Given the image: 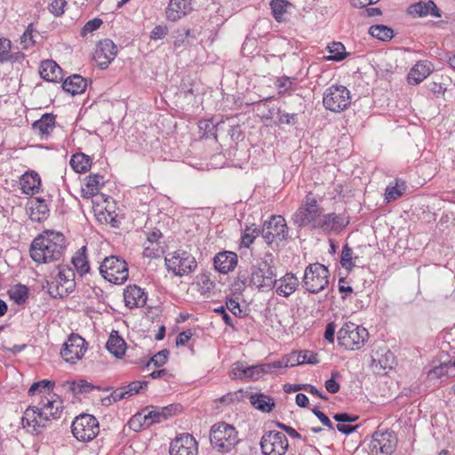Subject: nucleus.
<instances>
[{
  "instance_id": "1",
  "label": "nucleus",
  "mask_w": 455,
  "mask_h": 455,
  "mask_svg": "<svg viewBox=\"0 0 455 455\" xmlns=\"http://www.w3.org/2000/svg\"><path fill=\"white\" fill-rule=\"evenodd\" d=\"M66 249L63 234L52 230H44L31 243L29 254L38 264H47L60 260Z\"/></svg>"
},
{
  "instance_id": "2",
  "label": "nucleus",
  "mask_w": 455,
  "mask_h": 455,
  "mask_svg": "<svg viewBox=\"0 0 455 455\" xmlns=\"http://www.w3.org/2000/svg\"><path fill=\"white\" fill-rule=\"evenodd\" d=\"M63 411L62 402L42 399L39 406H29L21 418L23 428L28 433L39 435L50 426L52 419L61 417Z\"/></svg>"
},
{
  "instance_id": "3",
  "label": "nucleus",
  "mask_w": 455,
  "mask_h": 455,
  "mask_svg": "<svg viewBox=\"0 0 455 455\" xmlns=\"http://www.w3.org/2000/svg\"><path fill=\"white\" fill-rule=\"evenodd\" d=\"M63 411L62 402L42 399L39 406H29L21 418L23 428L28 433L39 435L50 426L52 419L61 417Z\"/></svg>"
},
{
  "instance_id": "4",
  "label": "nucleus",
  "mask_w": 455,
  "mask_h": 455,
  "mask_svg": "<svg viewBox=\"0 0 455 455\" xmlns=\"http://www.w3.org/2000/svg\"><path fill=\"white\" fill-rule=\"evenodd\" d=\"M238 432L226 422H218L212 426L210 442L219 452H229L239 443Z\"/></svg>"
},
{
  "instance_id": "5",
  "label": "nucleus",
  "mask_w": 455,
  "mask_h": 455,
  "mask_svg": "<svg viewBox=\"0 0 455 455\" xmlns=\"http://www.w3.org/2000/svg\"><path fill=\"white\" fill-rule=\"evenodd\" d=\"M322 212V207L319 205L313 193L310 192L307 193L301 205L292 215V221L299 228L311 226L312 228H317L315 224L318 223Z\"/></svg>"
},
{
  "instance_id": "6",
  "label": "nucleus",
  "mask_w": 455,
  "mask_h": 455,
  "mask_svg": "<svg viewBox=\"0 0 455 455\" xmlns=\"http://www.w3.org/2000/svg\"><path fill=\"white\" fill-rule=\"evenodd\" d=\"M330 272L321 263L309 264L304 273L302 286L310 293H318L329 284Z\"/></svg>"
},
{
  "instance_id": "7",
  "label": "nucleus",
  "mask_w": 455,
  "mask_h": 455,
  "mask_svg": "<svg viewBox=\"0 0 455 455\" xmlns=\"http://www.w3.org/2000/svg\"><path fill=\"white\" fill-rule=\"evenodd\" d=\"M99 269L104 279L115 284L124 283L129 276L126 261L117 256L105 258Z\"/></svg>"
},
{
  "instance_id": "8",
  "label": "nucleus",
  "mask_w": 455,
  "mask_h": 455,
  "mask_svg": "<svg viewBox=\"0 0 455 455\" xmlns=\"http://www.w3.org/2000/svg\"><path fill=\"white\" fill-rule=\"evenodd\" d=\"M273 260L265 258L257 266L251 267L249 286L259 290H270L276 283V275L274 270Z\"/></svg>"
},
{
  "instance_id": "9",
  "label": "nucleus",
  "mask_w": 455,
  "mask_h": 455,
  "mask_svg": "<svg viewBox=\"0 0 455 455\" xmlns=\"http://www.w3.org/2000/svg\"><path fill=\"white\" fill-rule=\"evenodd\" d=\"M368 331L353 323H346L338 331L339 345L346 349L355 350L364 345Z\"/></svg>"
},
{
  "instance_id": "10",
  "label": "nucleus",
  "mask_w": 455,
  "mask_h": 455,
  "mask_svg": "<svg viewBox=\"0 0 455 455\" xmlns=\"http://www.w3.org/2000/svg\"><path fill=\"white\" fill-rule=\"evenodd\" d=\"M165 266L175 275L183 276L196 270L197 262L196 258L188 251L177 250L164 259Z\"/></svg>"
},
{
  "instance_id": "11",
  "label": "nucleus",
  "mask_w": 455,
  "mask_h": 455,
  "mask_svg": "<svg viewBox=\"0 0 455 455\" xmlns=\"http://www.w3.org/2000/svg\"><path fill=\"white\" fill-rule=\"evenodd\" d=\"M350 103V92L346 86L331 85L323 92V104L330 111L341 112L347 109Z\"/></svg>"
},
{
  "instance_id": "12",
  "label": "nucleus",
  "mask_w": 455,
  "mask_h": 455,
  "mask_svg": "<svg viewBox=\"0 0 455 455\" xmlns=\"http://www.w3.org/2000/svg\"><path fill=\"white\" fill-rule=\"evenodd\" d=\"M397 436L394 431L377 430L368 443L370 455H391L397 446Z\"/></svg>"
},
{
  "instance_id": "13",
  "label": "nucleus",
  "mask_w": 455,
  "mask_h": 455,
  "mask_svg": "<svg viewBox=\"0 0 455 455\" xmlns=\"http://www.w3.org/2000/svg\"><path fill=\"white\" fill-rule=\"evenodd\" d=\"M73 435L80 442H88L95 438L100 432L98 419L91 414H80L71 426Z\"/></svg>"
},
{
  "instance_id": "14",
  "label": "nucleus",
  "mask_w": 455,
  "mask_h": 455,
  "mask_svg": "<svg viewBox=\"0 0 455 455\" xmlns=\"http://www.w3.org/2000/svg\"><path fill=\"white\" fill-rule=\"evenodd\" d=\"M261 235L267 243H279L287 240L289 228L285 220L280 215H274L269 220L264 222Z\"/></svg>"
},
{
  "instance_id": "15",
  "label": "nucleus",
  "mask_w": 455,
  "mask_h": 455,
  "mask_svg": "<svg viewBox=\"0 0 455 455\" xmlns=\"http://www.w3.org/2000/svg\"><path fill=\"white\" fill-rule=\"evenodd\" d=\"M289 442L283 433L268 431L260 439V448L264 455H284Z\"/></svg>"
},
{
  "instance_id": "16",
  "label": "nucleus",
  "mask_w": 455,
  "mask_h": 455,
  "mask_svg": "<svg viewBox=\"0 0 455 455\" xmlns=\"http://www.w3.org/2000/svg\"><path fill=\"white\" fill-rule=\"evenodd\" d=\"M87 350V342L80 335L72 333L60 350L61 357L69 363H76L82 359Z\"/></svg>"
},
{
  "instance_id": "17",
  "label": "nucleus",
  "mask_w": 455,
  "mask_h": 455,
  "mask_svg": "<svg viewBox=\"0 0 455 455\" xmlns=\"http://www.w3.org/2000/svg\"><path fill=\"white\" fill-rule=\"evenodd\" d=\"M349 222V217L346 216L344 213L337 214L331 212L322 215L318 223L315 224V227L327 234H338L343 231L348 226Z\"/></svg>"
},
{
  "instance_id": "18",
  "label": "nucleus",
  "mask_w": 455,
  "mask_h": 455,
  "mask_svg": "<svg viewBox=\"0 0 455 455\" xmlns=\"http://www.w3.org/2000/svg\"><path fill=\"white\" fill-rule=\"evenodd\" d=\"M169 452L170 455H197L198 444L193 435L183 433L171 442Z\"/></svg>"
},
{
  "instance_id": "19",
  "label": "nucleus",
  "mask_w": 455,
  "mask_h": 455,
  "mask_svg": "<svg viewBox=\"0 0 455 455\" xmlns=\"http://www.w3.org/2000/svg\"><path fill=\"white\" fill-rule=\"evenodd\" d=\"M116 54V45L114 44L112 40L106 38L104 40L100 41L97 44V47L93 54V59L101 69H105L115 59Z\"/></svg>"
},
{
  "instance_id": "20",
  "label": "nucleus",
  "mask_w": 455,
  "mask_h": 455,
  "mask_svg": "<svg viewBox=\"0 0 455 455\" xmlns=\"http://www.w3.org/2000/svg\"><path fill=\"white\" fill-rule=\"evenodd\" d=\"M160 410L161 407L159 406L146 407L131 419L132 426L139 423V427H149L155 423L164 421L165 417Z\"/></svg>"
},
{
  "instance_id": "21",
  "label": "nucleus",
  "mask_w": 455,
  "mask_h": 455,
  "mask_svg": "<svg viewBox=\"0 0 455 455\" xmlns=\"http://www.w3.org/2000/svg\"><path fill=\"white\" fill-rule=\"evenodd\" d=\"M192 0H170L165 9L167 20L175 22L187 16L192 10Z\"/></svg>"
},
{
  "instance_id": "22",
  "label": "nucleus",
  "mask_w": 455,
  "mask_h": 455,
  "mask_svg": "<svg viewBox=\"0 0 455 455\" xmlns=\"http://www.w3.org/2000/svg\"><path fill=\"white\" fill-rule=\"evenodd\" d=\"M236 253L229 251L219 252L213 259L215 268L221 274L233 271L237 266Z\"/></svg>"
},
{
  "instance_id": "23",
  "label": "nucleus",
  "mask_w": 455,
  "mask_h": 455,
  "mask_svg": "<svg viewBox=\"0 0 455 455\" xmlns=\"http://www.w3.org/2000/svg\"><path fill=\"white\" fill-rule=\"evenodd\" d=\"M124 298L129 308L143 307L147 302V294L137 285H129L124 290Z\"/></svg>"
},
{
  "instance_id": "24",
  "label": "nucleus",
  "mask_w": 455,
  "mask_h": 455,
  "mask_svg": "<svg viewBox=\"0 0 455 455\" xmlns=\"http://www.w3.org/2000/svg\"><path fill=\"white\" fill-rule=\"evenodd\" d=\"M433 71V65L430 61L420 60L410 70L407 80L411 85H416L427 78Z\"/></svg>"
},
{
  "instance_id": "25",
  "label": "nucleus",
  "mask_w": 455,
  "mask_h": 455,
  "mask_svg": "<svg viewBox=\"0 0 455 455\" xmlns=\"http://www.w3.org/2000/svg\"><path fill=\"white\" fill-rule=\"evenodd\" d=\"M39 72L41 77L48 82L59 83L63 79L62 69L52 60L43 61Z\"/></svg>"
},
{
  "instance_id": "26",
  "label": "nucleus",
  "mask_w": 455,
  "mask_h": 455,
  "mask_svg": "<svg viewBox=\"0 0 455 455\" xmlns=\"http://www.w3.org/2000/svg\"><path fill=\"white\" fill-rule=\"evenodd\" d=\"M21 190L24 194L34 195L39 192L41 179L36 172H27L20 180Z\"/></svg>"
},
{
  "instance_id": "27",
  "label": "nucleus",
  "mask_w": 455,
  "mask_h": 455,
  "mask_svg": "<svg viewBox=\"0 0 455 455\" xmlns=\"http://www.w3.org/2000/svg\"><path fill=\"white\" fill-rule=\"evenodd\" d=\"M32 128L42 138H47L55 128V116L49 113L44 114L39 120L33 123Z\"/></svg>"
},
{
  "instance_id": "28",
  "label": "nucleus",
  "mask_w": 455,
  "mask_h": 455,
  "mask_svg": "<svg viewBox=\"0 0 455 455\" xmlns=\"http://www.w3.org/2000/svg\"><path fill=\"white\" fill-rule=\"evenodd\" d=\"M30 219L33 221H43L49 216V208L44 199L35 197L29 202Z\"/></svg>"
},
{
  "instance_id": "29",
  "label": "nucleus",
  "mask_w": 455,
  "mask_h": 455,
  "mask_svg": "<svg viewBox=\"0 0 455 455\" xmlns=\"http://www.w3.org/2000/svg\"><path fill=\"white\" fill-rule=\"evenodd\" d=\"M87 87V81L80 75L68 76L62 84L65 92L71 95L83 93Z\"/></svg>"
},
{
  "instance_id": "30",
  "label": "nucleus",
  "mask_w": 455,
  "mask_h": 455,
  "mask_svg": "<svg viewBox=\"0 0 455 455\" xmlns=\"http://www.w3.org/2000/svg\"><path fill=\"white\" fill-rule=\"evenodd\" d=\"M279 282L280 285L276 288V293L283 297L292 294L299 284V279L291 273L283 275Z\"/></svg>"
},
{
  "instance_id": "31",
  "label": "nucleus",
  "mask_w": 455,
  "mask_h": 455,
  "mask_svg": "<svg viewBox=\"0 0 455 455\" xmlns=\"http://www.w3.org/2000/svg\"><path fill=\"white\" fill-rule=\"evenodd\" d=\"M57 283L60 284V287L63 285V290L66 291V295L68 296L73 291L76 287V282H75V273L74 271L69 267H64L62 269H60L57 276L54 278Z\"/></svg>"
},
{
  "instance_id": "32",
  "label": "nucleus",
  "mask_w": 455,
  "mask_h": 455,
  "mask_svg": "<svg viewBox=\"0 0 455 455\" xmlns=\"http://www.w3.org/2000/svg\"><path fill=\"white\" fill-rule=\"evenodd\" d=\"M104 177L100 174H90L85 178L86 188L82 189L83 196L90 198L99 193L104 185Z\"/></svg>"
},
{
  "instance_id": "33",
  "label": "nucleus",
  "mask_w": 455,
  "mask_h": 455,
  "mask_svg": "<svg viewBox=\"0 0 455 455\" xmlns=\"http://www.w3.org/2000/svg\"><path fill=\"white\" fill-rule=\"evenodd\" d=\"M106 347L116 358H121L125 353L126 343L117 335V331H113L106 343Z\"/></svg>"
},
{
  "instance_id": "34",
  "label": "nucleus",
  "mask_w": 455,
  "mask_h": 455,
  "mask_svg": "<svg viewBox=\"0 0 455 455\" xmlns=\"http://www.w3.org/2000/svg\"><path fill=\"white\" fill-rule=\"evenodd\" d=\"M91 164V158L84 153H76L71 156L70 166L77 173L86 172Z\"/></svg>"
},
{
  "instance_id": "35",
  "label": "nucleus",
  "mask_w": 455,
  "mask_h": 455,
  "mask_svg": "<svg viewBox=\"0 0 455 455\" xmlns=\"http://www.w3.org/2000/svg\"><path fill=\"white\" fill-rule=\"evenodd\" d=\"M251 404L263 412H270L275 407L273 398L263 394H256L251 396Z\"/></svg>"
},
{
  "instance_id": "36",
  "label": "nucleus",
  "mask_w": 455,
  "mask_h": 455,
  "mask_svg": "<svg viewBox=\"0 0 455 455\" xmlns=\"http://www.w3.org/2000/svg\"><path fill=\"white\" fill-rule=\"evenodd\" d=\"M452 361L449 360L448 362H444L440 363L437 366L433 367L428 373L430 379H441L443 377L451 378L454 375L451 373V371L453 370Z\"/></svg>"
},
{
  "instance_id": "37",
  "label": "nucleus",
  "mask_w": 455,
  "mask_h": 455,
  "mask_svg": "<svg viewBox=\"0 0 455 455\" xmlns=\"http://www.w3.org/2000/svg\"><path fill=\"white\" fill-rule=\"evenodd\" d=\"M390 183L386 188V199L387 202L396 200L400 197L406 189L405 182L402 180H396L395 185Z\"/></svg>"
},
{
  "instance_id": "38",
  "label": "nucleus",
  "mask_w": 455,
  "mask_h": 455,
  "mask_svg": "<svg viewBox=\"0 0 455 455\" xmlns=\"http://www.w3.org/2000/svg\"><path fill=\"white\" fill-rule=\"evenodd\" d=\"M330 56L325 57L327 60H334L340 61L343 60L347 56V52H346V48L340 42H332L327 47Z\"/></svg>"
},
{
  "instance_id": "39",
  "label": "nucleus",
  "mask_w": 455,
  "mask_h": 455,
  "mask_svg": "<svg viewBox=\"0 0 455 455\" xmlns=\"http://www.w3.org/2000/svg\"><path fill=\"white\" fill-rule=\"evenodd\" d=\"M369 34L381 41L391 40L394 36L393 29L385 25H373L370 27Z\"/></svg>"
},
{
  "instance_id": "40",
  "label": "nucleus",
  "mask_w": 455,
  "mask_h": 455,
  "mask_svg": "<svg viewBox=\"0 0 455 455\" xmlns=\"http://www.w3.org/2000/svg\"><path fill=\"white\" fill-rule=\"evenodd\" d=\"M357 259V256H354L352 248L347 243H345L340 256L341 266L347 270H351L355 266Z\"/></svg>"
},
{
  "instance_id": "41",
  "label": "nucleus",
  "mask_w": 455,
  "mask_h": 455,
  "mask_svg": "<svg viewBox=\"0 0 455 455\" xmlns=\"http://www.w3.org/2000/svg\"><path fill=\"white\" fill-rule=\"evenodd\" d=\"M85 250L86 248L85 246H84L81 249L82 251L77 253L72 259L73 265L81 275L88 273L90 269L89 262L87 261L86 257L84 255Z\"/></svg>"
},
{
  "instance_id": "42",
  "label": "nucleus",
  "mask_w": 455,
  "mask_h": 455,
  "mask_svg": "<svg viewBox=\"0 0 455 455\" xmlns=\"http://www.w3.org/2000/svg\"><path fill=\"white\" fill-rule=\"evenodd\" d=\"M290 4L286 0H272L270 2L272 14L277 21L282 20L283 16L287 11V6Z\"/></svg>"
},
{
  "instance_id": "43",
  "label": "nucleus",
  "mask_w": 455,
  "mask_h": 455,
  "mask_svg": "<svg viewBox=\"0 0 455 455\" xmlns=\"http://www.w3.org/2000/svg\"><path fill=\"white\" fill-rule=\"evenodd\" d=\"M10 297L18 305H22L28 298V289L23 284H18L11 291Z\"/></svg>"
},
{
  "instance_id": "44",
  "label": "nucleus",
  "mask_w": 455,
  "mask_h": 455,
  "mask_svg": "<svg viewBox=\"0 0 455 455\" xmlns=\"http://www.w3.org/2000/svg\"><path fill=\"white\" fill-rule=\"evenodd\" d=\"M69 388L75 394L90 393L92 390L100 389V387L94 386L92 383H90L84 379H81L77 382H76V381L71 382Z\"/></svg>"
},
{
  "instance_id": "45",
  "label": "nucleus",
  "mask_w": 455,
  "mask_h": 455,
  "mask_svg": "<svg viewBox=\"0 0 455 455\" xmlns=\"http://www.w3.org/2000/svg\"><path fill=\"white\" fill-rule=\"evenodd\" d=\"M164 252L161 243L156 242H145L144 243V257L154 259L159 258Z\"/></svg>"
},
{
  "instance_id": "46",
  "label": "nucleus",
  "mask_w": 455,
  "mask_h": 455,
  "mask_svg": "<svg viewBox=\"0 0 455 455\" xmlns=\"http://www.w3.org/2000/svg\"><path fill=\"white\" fill-rule=\"evenodd\" d=\"M198 126L199 129L201 130L200 132L202 134V137H204L206 139H217L216 124H214L212 120L200 121Z\"/></svg>"
},
{
  "instance_id": "47",
  "label": "nucleus",
  "mask_w": 455,
  "mask_h": 455,
  "mask_svg": "<svg viewBox=\"0 0 455 455\" xmlns=\"http://www.w3.org/2000/svg\"><path fill=\"white\" fill-rule=\"evenodd\" d=\"M259 234H261V229L258 228L247 227L242 235L241 243L244 247L248 248Z\"/></svg>"
},
{
  "instance_id": "48",
  "label": "nucleus",
  "mask_w": 455,
  "mask_h": 455,
  "mask_svg": "<svg viewBox=\"0 0 455 455\" xmlns=\"http://www.w3.org/2000/svg\"><path fill=\"white\" fill-rule=\"evenodd\" d=\"M55 383L51 380L44 379L35 382L28 389L29 395H35L36 392L42 393L44 390L51 391L53 389Z\"/></svg>"
},
{
  "instance_id": "49",
  "label": "nucleus",
  "mask_w": 455,
  "mask_h": 455,
  "mask_svg": "<svg viewBox=\"0 0 455 455\" xmlns=\"http://www.w3.org/2000/svg\"><path fill=\"white\" fill-rule=\"evenodd\" d=\"M55 279L52 281H47L46 286H44V288L47 289L48 293L52 298L57 299V298H64L66 297V291H64L63 285L60 287V284L57 283Z\"/></svg>"
},
{
  "instance_id": "50",
  "label": "nucleus",
  "mask_w": 455,
  "mask_h": 455,
  "mask_svg": "<svg viewBox=\"0 0 455 455\" xmlns=\"http://www.w3.org/2000/svg\"><path fill=\"white\" fill-rule=\"evenodd\" d=\"M409 13L413 16L425 17L429 14V7L427 2H418L412 4L409 7Z\"/></svg>"
},
{
  "instance_id": "51",
  "label": "nucleus",
  "mask_w": 455,
  "mask_h": 455,
  "mask_svg": "<svg viewBox=\"0 0 455 455\" xmlns=\"http://www.w3.org/2000/svg\"><path fill=\"white\" fill-rule=\"evenodd\" d=\"M169 354V350L163 349L153 355L150 360L147 362L146 365L148 366L150 363H153L156 367H161L166 363Z\"/></svg>"
},
{
  "instance_id": "52",
  "label": "nucleus",
  "mask_w": 455,
  "mask_h": 455,
  "mask_svg": "<svg viewBox=\"0 0 455 455\" xmlns=\"http://www.w3.org/2000/svg\"><path fill=\"white\" fill-rule=\"evenodd\" d=\"M148 387V381H139L135 380L131 383H129L127 386L124 387L125 395H127V398L130 396L140 393V391Z\"/></svg>"
},
{
  "instance_id": "53",
  "label": "nucleus",
  "mask_w": 455,
  "mask_h": 455,
  "mask_svg": "<svg viewBox=\"0 0 455 455\" xmlns=\"http://www.w3.org/2000/svg\"><path fill=\"white\" fill-rule=\"evenodd\" d=\"M340 378V373L337 371L331 372V379H327L324 383L326 390L331 394H336L339 391L340 386L336 380Z\"/></svg>"
},
{
  "instance_id": "54",
  "label": "nucleus",
  "mask_w": 455,
  "mask_h": 455,
  "mask_svg": "<svg viewBox=\"0 0 455 455\" xmlns=\"http://www.w3.org/2000/svg\"><path fill=\"white\" fill-rule=\"evenodd\" d=\"M66 5H67L66 0H53L49 4L48 10L54 16L59 17L64 13Z\"/></svg>"
},
{
  "instance_id": "55",
  "label": "nucleus",
  "mask_w": 455,
  "mask_h": 455,
  "mask_svg": "<svg viewBox=\"0 0 455 455\" xmlns=\"http://www.w3.org/2000/svg\"><path fill=\"white\" fill-rule=\"evenodd\" d=\"M11 48L12 43L9 39L0 38V63L8 62Z\"/></svg>"
},
{
  "instance_id": "56",
  "label": "nucleus",
  "mask_w": 455,
  "mask_h": 455,
  "mask_svg": "<svg viewBox=\"0 0 455 455\" xmlns=\"http://www.w3.org/2000/svg\"><path fill=\"white\" fill-rule=\"evenodd\" d=\"M293 82L288 76H283L276 80L275 85L278 90L279 94H284L288 91H290L292 87Z\"/></svg>"
},
{
  "instance_id": "57",
  "label": "nucleus",
  "mask_w": 455,
  "mask_h": 455,
  "mask_svg": "<svg viewBox=\"0 0 455 455\" xmlns=\"http://www.w3.org/2000/svg\"><path fill=\"white\" fill-rule=\"evenodd\" d=\"M298 354L299 355L300 364H303V363L316 364L319 362L318 358H317V355L311 351L304 350Z\"/></svg>"
},
{
  "instance_id": "58",
  "label": "nucleus",
  "mask_w": 455,
  "mask_h": 455,
  "mask_svg": "<svg viewBox=\"0 0 455 455\" xmlns=\"http://www.w3.org/2000/svg\"><path fill=\"white\" fill-rule=\"evenodd\" d=\"M191 30L184 28L183 33L174 36L173 45L175 48L185 47L188 44V38L190 36Z\"/></svg>"
},
{
  "instance_id": "59",
  "label": "nucleus",
  "mask_w": 455,
  "mask_h": 455,
  "mask_svg": "<svg viewBox=\"0 0 455 455\" xmlns=\"http://www.w3.org/2000/svg\"><path fill=\"white\" fill-rule=\"evenodd\" d=\"M169 29L166 25H157L150 32V39L160 40L168 35Z\"/></svg>"
},
{
  "instance_id": "60",
  "label": "nucleus",
  "mask_w": 455,
  "mask_h": 455,
  "mask_svg": "<svg viewBox=\"0 0 455 455\" xmlns=\"http://www.w3.org/2000/svg\"><path fill=\"white\" fill-rule=\"evenodd\" d=\"M102 24V20L99 18H94L85 23L81 35L84 36L87 33L97 30Z\"/></svg>"
},
{
  "instance_id": "61",
  "label": "nucleus",
  "mask_w": 455,
  "mask_h": 455,
  "mask_svg": "<svg viewBox=\"0 0 455 455\" xmlns=\"http://www.w3.org/2000/svg\"><path fill=\"white\" fill-rule=\"evenodd\" d=\"M226 307L234 315L238 317L243 316V312L240 307V304L235 299H228L226 301Z\"/></svg>"
},
{
  "instance_id": "62",
  "label": "nucleus",
  "mask_w": 455,
  "mask_h": 455,
  "mask_svg": "<svg viewBox=\"0 0 455 455\" xmlns=\"http://www.w3.org/2000/svg\"><path fill=\"white\" fill-rule=\"evenodd\" d=\"M247 366L243 362H236L232 366V374L234 379H244Z\"/></svg>"
},
{
  "instance_id": "63",
  "label": "nucleus",
  "mask_w": 455,
  "mask_h": 455,
  "mask_svg": "<svg viewBox=\"0 0 455 455\" xmlns=\"http://www.w3.org/2000/svg\"><path fill=\"white\" fill-rule=\"evenodd\" d=\"M279 123L285 124H295L297 122V114H289L278 110Z\"/></svg>"
},
{
  "instance_id": "64",
  "label": "nucleus",
  "mask_w": 455,
  "mask_h": 455,
  "mask_svg": "<svg viewBox=\"0 0 455 455\" xmlns=\"http://www.w3.org/2000/svg\"><path fill=\"white\" fill-rule=\"evenodd\" d=\"M161 412L165 417V420L170 417L177 414L181 411V406L180 404H170L168 406L161 407Z\"/></svg>"
}]
</instances>
